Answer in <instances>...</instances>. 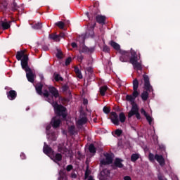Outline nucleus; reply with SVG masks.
I'll list each match as a JSON object with an SVG mask.
<instances>
[{
	"mask_svg": "<svg viewBox=\"0 0 180 180\" xmlns=\"http://www.w3.org/2000/svg\"><path fill=\"white\" fill-rule=\"evenodd\" d=\"M44 96L48 98V102L51 103L52 106H53L55 109V113H56L57 116L54 117L51 120V124L53 127L57 128L60 127V124L61 123V120L60 119V116H62L63 119L67 117V113L65 112V108L61 105L57 104V102H54L53 99V96H50L49 94V91H45L43 93Z\"/></svg>",
	"mask_w": 180,
	"mask_h": 180,
	"instance_id": "obj_1",
	"label": "nucleus"
},
{
	"mask_svg": "<svg viewBox=\"0 0 180 180\" xmlns=\"http://www.w3.org/2000/svg\"><path fill=\"white\" fill-rule=\"evenodd\" d=\"M25 53H26V50L17 52L16 58L18 61H20L21 60L22 68L26 72V77L29 82L34 83V78H36V74L33 72L32 71V69H30V68H29V66L27 65L29 57Z\"/></svg>",
	"mask_w": 180,
	"mask_h": 180,
	"instance_id": "obj_2",
	"label": "nucleus"
},
{
	"mask_svg": "<svg viewBox=\"0 0 180 180\" xmlns=\"http://www.w3.org/2000/svg\"><path fill=\"white\" fill-rule=\"evenodd\" d=\"M139 95H140V93L134 94V91H133L132 95L126 96V99L129 102H131V104L132 105V108L128 113V117H131V116H134L135 115L137 119H141L140 113L139 112V106L134 103V101H136V98H137Z\"/></svg>",
	"mask_w": 180,
	"mask_h": 180,
	"instance_id": "obj_3",
	"label": "nucleus"
},
{
	"mask_svg": "<svg viewBox=\"0 0 180 180\" xmlns=\"http://www.w3.org/2000/svg\"><path fill=\"white\" fill-rule=\"evenodd\" d=\"M131 56L129 63L132 64L134 70H136V71H141V70H143V66L141 65V61H140V59L141 58L140 53L137 55V53L131 49Z\"/></svg>",
	"mask_w": 180,
	"mask_h": 180,
	"instance_id": "obj_4",
	"label": "nucleus"
},
{
	"mask_svg": "<svg viewBox=\"0 0 180 180\" xmlns=\"http://www.w3.org/2000/svg\"><path fill=\"white\" fill-rule=\"evenodd\" d=\"M143 79L145 90L141 93V96L142 101H147L150 92H153V86L150 84V79L148 78V76L143 75Z\"/></svg>",
	"mask_w": 180,
	"mask_h": 180,
	"instance_id": "obj_5",
	"label": "nucleus"
},
{
	"mask_svg": "<svg viewBox=\"0 0 180 180\" xmlns=\"http://www.w3.org/2000/svg\"><path fill=\"white\" fill-rule=\"evenodd\" d=\"M112 162H113L112 155L108 153L104 154V158L101 160V165H109V164H112Z\"/></svg>",
	"mask_w": 180,
	"mask_h": 180,
	"instance_id": "obj_6",
	"label": "nucleus"
},
{
	"mask_svg": "<svg viewBox=\"0 0 180 180\" xmlns=\"http://www.w3.org/2000/svg\"><path fill=\"white\" fill-rule=\"evenodd\" d=\"M110 120L113 124H115V126H119L120 122H119V116L115 112H111V117Z\"/></svg>",
	"mask_w": 180,
	"mask_h": 180,
	"instance_id": "obj_7",
	"label": "nucleus"
},
{
	"mask_svg": "<svg viewBox=\"0 0 180 180\" xmlns=\"http://www.w3.org/2000/svg\"><path fill=\"white\" fill-rule=\"evenodd\" d=\"M121 54L122 56L120 58V61H122V63H126L127 61H129V58L130 56L129 52L122 51H121Z\"/></svg>",
	"mask_w": 180,
	"mask_h": 180,
	"instance_id": "obj_8",
	"label": "nucleus"
},
{
	"mask_svg": "<svg viewBox=\"0 0 180 180\" xmlns=\"http://www.w3.org/2000/svg\"><path fill=\"white\" fill-rule=\"evenodd\" d=\"M133 91L135 95L140 94V91H139V80H137V79H134L133 81Z\"/></svg>",
	"mask_w": 180,
	"mask_h": 180,
	"instance_id": "obj_9",
	"label": "nucleus"
},
{
	"mask_svg": "<svg viewBox=\"0 0 180 180\" xmlns=\"http://www.w3.org/2000/svg\"><path fill=\"white\" fill-rule=\"evenodd\" d=\"M155 160H156V161L159 162L160 165H164L165 164V160L164 159V157H162V155L156 154L155 155Z\"/></svg>",
	"mask_w": 180,
	"mask_h": 180,
	"instance_id": "obj_10",
	"label": "nucleus"
},
{
	"mask_svg": "<svg viewBox=\"0 0 180 180\" xmlns=\"http://www.w3.org/2000/svg\"><path fill=\"white\" fill-rule=\"evenodd\" d=\"M17 96L16 91L15 90H11L7 93V98L10 99V101H13L15 99Z\"/></svg>",
	"mask_w": 180,
	"mask_h": 180,
	"instance_id": "obj_11",
	"label": "nucleus"
},
{
	"mask_svg": "<svg viewBox=\"0 0 180 180\" xmlns=\"http://www.w3.org/2000/svg\"><path fill=\"white\" fill-rule=\"evenodd\" d=\"M1 25L3 28V30H6L11 27V22H8L6 20L1 21Z\"/></svg>",
	"mask_w": 180,
	"mask_h": 180,
	"instance_id": "obj_12",
	"label": "nucleus"
},
{
	"mask_svg": "<svg viewBox=\"0 0 180 180\" xmlns=\"http://www.w3.org/2000/svg\"><path fill=\"white\" fill-rule=\"evenodd\" d=\"M96 20L98 23L105 24V20H106V17L105 15H97L96 17Z\"/></svg>",
	"mask_w": 180,
	"mask_h": 180,
	"instance_id": "obj_13",
	"label": "nucleus"
},
{
	"mask_svg": "<svg viewBox=\"0 0 180 180\" xmlns=\"http://www.w3.org/2000/svg\"><path fill=\"white\" fill-rule=\"evenodd\" d=\"M123 160L122 159L116 158L114 161V165L115 167H117L118 168H123Z\"/></svg>",
	"mask_w": 180,
	"mask_h": 180,
	"instance_id": "obj_14",
	"label": "nucleus"
},
{
	"mask_svg": "<svg viewBox=\"0 0 180 180\" xmlns=\"http://www.w3.org/2000/svg\"><path fill=\"white\" fill-rule=\"evenodd\" d=\"M49 92L55 97L58 98V91L54 87H49Z\"/></svg>",
	"mask_w": 180,
	"mask_h": 180,
	"instance_id": "obj_15",
	"label": "nucleus"
},
{
	"mask_svg": "<svg viewBox=\"0 0 180 180\" xmlns=\"http://www.w3.org/2000/svg\"><path fill=\"white\" fill-rule=\"evenodd\" d=\"M36 91L39 95H43V92L41 91V89H43V84L41 83H38L35 86Z\"/></svg>",
	"mask_w": 180,
	"mask_h": 180,
	"instance_id": "obj_16",
	"label": "nucleus"
},
{
	"mask_svg": "<svg viewBox=\"0 0 180 180\" xmlns=\"http://www.w3.org/2000/svg\"><path fill=\"white\" fill-rule=\"evenodd\" d=\"M110 44L111 46V47H112L115 50H117V51H119V50H120V45H119L117 43L111 41L110 42Z\"/></svg>",
	"mask_w": 180,
	"mask_h": 180,
	"instance_id": "obj_17",
	"label": "nucleus"
},
{
	"mask_svg": "<svg viewBox=\"0 0 180 180\" xmlns=\"http://www.w3.org/2000/svg\"><path fill=\"white\" fill-rule=\"evenodd\" d=\"M108 91L107 86H103L100 88V94L102 96H105V92Z\"/></svg>",
	"mask_w": 180,
	"mask_h": 180,
	"instance_id": "obj_18",
	"label": "nucleus"
},
{
	"mask_svg": "<svg viewBox=\"0 0 180 180\" xmlns=\"http://www.w3.org/2000/svg\"><path fill=\"white\" fill-rule=\"evenodd\" d=\"M49 37L52 40H54V41H60V37L58 35H56V34H51Z\"/></svg>",
	"mask_w": 180,
	"mask_h": 180,
	"instance_id": "obj_19",
	"label": "nucleus"
},
{
	"mask_svg": "<svg viewBox=\"0 0 180 180\" xmlns=\"http://www.w3.org/2000/svg\"><path fill=\"white\" fill-rule=\"evenodd\" d=\"M53 160L54 161H61V160H63V155L60 153H57L53 157Z\"/></svg>",
	"mask_w": 180,
	"mask_h": 180,
	"instance_id": "obj_20",
	"label": "nucleus"
},
{
	"mask_svg": "<svg viewBox=\"0 0 180 180\" xmlns=\"http://www.w3.org/2000/svg\"><path fill=\"white\" fill-rule=\"evenodd\" d=\"M119 117L121 123H124V122H126V115H124V113L121 112L119 115Z\"/></svg>",
	"mask_w": 180,
	"mask_h": 180,
	"instance_id": "obj_21",
	"label": "nucleus"
},
{
	"mask_svg": "<svg viewBox=\"0 0 180 180\" xmlns=\"http://www.w3.org/2000/svg\"><path fill=\"white\" fill-rule=\"evenodd\" d=\"M56 26H58V27H59V29H63L64 26H65V23H64V22L63 21H59L58 22H56Z\"/></svg>",
	"mask_w": 180,
	"mask_h": 180,
	"instance_id": "obj_22",
	"label": "nucleus"
},
{
	"mask_svg": "<svg viewBox=\"0 0 180 180\" xmlns=\"http://www.w3.org/2000/svg\"><path fill=\"white\" fill-rule=\"evenodd\" d=\"M53 77H54L55 81H56L57 82H58L59 81L63 80V79L60 77V75L57 73H54Z\"/></svg>",
	"mask_w": 180,
	"mask_h": 180,
	"instance_id": "obj_23",
	"label": "nucleus"
},
{
	"mask_svg": "<svg viewBox=\"0 0 180 180\" xmlns=\"http://www.w3.org/2000/svg\"><path fill=\"white\" fill-rule=\"evenodd\" d=\"M86 122V117H83L79 119L77 121V124H79L80 126H82V124H85Z\"/></svg>",
	"mask_w": 180,
	"mask_h": 180,
	"instance_id": "obj_24",
	"label": "nucleus"
},
{
	"mask_svg": "<svg viewBox=\"0 0 180 180\" xmlns=\"http://www.w3.org/2000/svg\"><path fill=\"white\" fill-rule=\"evenodd\" d=\"M139 157L140 156L139 155V154H133L131 156V161H132V162H134L137 161V160H139Z\"/></svg>",
	"mask_w": 180,
	"mask_h": 180,
	"instance_id": "obj_25",
	"label": "nucleus"
},
{
	"mask_svg": "<svg viewBox=\"0 0 180 180\" xmlns=\"http://www.w3.org/2000/svg\"><path fill=\"white\" fill-rule=\"evenodd\" d=\"M52 150H51V148H49V146H45L44 148V153H45V154H50L51 153H52Z\"/></svg>",
	"mask_w": 180,
	"mask_h": 180,
	"instance_id": "obj_26",
	"label": "nucleus"
},
{
	"mask_svg": "<svg viewBox=\"0 0 180 180\" xmlns=\"http://www.w3.org/2000/svg\"><path fill=\"white\" fill-rule=\"evenodd\" d=\"M89 150L92 154H95V153H96V148H95V146L92 144L89 146Z\"/></svg>",
	"mask_w": 180,
	"mask_h": 180,
	"instance_id": "obj_27",
	"label": "nucleus"
},
{
	"mask_svg": "<svg viewBox=\"0 0 180 180\" xmlns=\"http://www.w3.org/2000/svg\"><path fill=\"white\" fill-rule=\"evenodd\" d=\"M101 176H109V170L108 169H104L103 172H101Z\"/></svg>",
	"mask_w": 180,
	"mask_h": 180,
	"instance_id": "obj_28",
	"label": "nucleus"
},
{
	"mask_svg": "<svg viewBox=\"0 0 180 180\" xmlns=\"http://www.w3.org/2000/svg\"><path fill=\"white\" fill-rule=\"evenodd\" d=\"M33 27H34V29H37V30L41 29V27H42L41 23L38 22V23L34 25Z\"/></svg>",
	"mask_w": 180,
	"mask_h": 180,
	"instance_id": "obj_29",
	"label": "nucleus"
},
{
	"mask_svg": "<svg viewBox=\"0 0 180 180\" xmlns=\"http://www.w3.org/2000/svg\"><path fill=\"white\" fill-rule=\"evenodd\" d=\"M145 117H146V120H148L149 124H151V122H153V117L148 115V114L146 116H145Z\"/></svg>",
	"mask_w": 180,
	"mask_h": 180,
	"instance_id": "obj_30",
	"label": "nucleus"
},
{
	"mask_svg": "<svg viewBox=\"0 0 180 180\" xmlns=\"http://www.w3.org/2000/svg\"><path fill=\"white\" fill-rule=\"evenodd\" d=\"M71 61H72V58H71V57L68 58L65 61V65H69V64L71 63Z\"/></svg>",
	"mask_w": 180,
	"mask_h": 180,
	"instance_id": "obj_31",
	"label": "nucleus"
},
{
	"mask_svg": "<svg viewBox=\"0 0 180 180\" xmlns=\"http://www.w3.org/2000/svg\"><path fill=\"white\" fill-rule=\"evenodd\" d=\"M89 175H91V170L87 169L85 172V179H86L88 176H90Z\"/></svg>",
	"mask_w": 180,
	"mask_h": 180,
	"instance_id": "obj_32",
	"label": "nucleus"
},
{
	"mask_svg": "<svg viewBox=\"0 0 180 180\" xmlns=\"http://www.w3.org/2000/svg\"><path fill=\"white\" fill-rule=\"evenodd\" d=\"M122 133H123V131H122L121 129H117L115 131V134L116 136H121Z\"/></svg>",
	"mask_w": 180,
	"mask_h": 180,
	"instance_id": "obj_33",
	"label": "nucleus"
},
{
	"mask_svg": "<svg viewBox=\"0 0 180 180\" xmlns=\"http://www.w3.org/2000/svg\"><path fill=\"white\" fill-rule=\"evenodd\" d=\"M149 160L150 161H154L155 160V156L153 153H149Z\"/></svg>",
	"mask_w": 180,
	"mask_h": 180,
	"instance_id": "obj_34",
	"label": "nucleus"
},
{
	"mask_svg": "<svg viewBox=\"0 0 180 180\" xmlns=\"http://www.w3.org/2000/svg\"><path fill=\"white\" fill-rule=\"evenodd\" d=\"M76 157L78 160H81V158H82V155H81V152L78 151L76 153Z\"/></svg>",
	"mask_w": 180,
	"mask_h": 180,
	"instance_id": "obj_35",
	"label": "nucleus"
},
{
	"mask_svg": "<svg viewBox=\"0 0 180 180\" xmlns=\"http://www.w3.org/2000/svg\"><path fill=\"white\" fill-rule=\"evenodd\" d=\"M103 50V51H105V53H109V51H110V49L107 46H104Z\"/></svg>",
	"mask_w": 180,
	"mask_h": 180,
	"instance_id": "obj_36",
	"label": "nucleus"
},
{
	"mask_svg": "<svg viewBox=\"0 0 180 180\" xmlns=\"http://www.w3.org/2000/svg\"><path fill=\"white\" fill-rule=\"evenodd\" d=\"M56 57H58V58H63V52L58 51V53L56 54Z\"/></svg>",
	"mask_w": 180,
	"mask_h": 180,
	"instance_id": "obj_37",
	"label": "nucleus"
},
{
	"mask_svg": "<svg viewBox=\"0 0 180 180\" xmlns=\"http://www.w3.org/2000/svg\"><path fill=\"white\" fill-rule=\"evenodd\" d=\"M59 175L60 176V177H62V179H64L66 176L65 173H64V172H63V171H60L59 172Z\"/></svg>",
	"mask_w": 180,
	"mask_h": 180,
	"instance_id": "obj_38",
	"label": "nucleus"
},
{
	"mask_svg": "<svg viewBox=\"0 0 180 180\" xmlns=\"http://www.w3.org/2000/svg\"><path fill=\"white\" fill-rule=\"evenodd\" d=\"M103 112H104V113H109V112H110V110L108 107H104Z\"/></svg>",
	"mask_w": 180,
	"mask_h": 180,
	"instance_id": "obj_39",
	"label": "nucleus"
},
{
	"mask_svg": "<svg viewBox=\"0 0 180 180\" xmlns=\"http://www.w3.org/2000/svg\"><path fill=\"white\" fill-rule=\"evenodd\" d=\"M141 113L142 115H144L145 117H146L148 115V114H147V112H146V110H144V109H143V108L141 110Z\"/></svg>",
	"mask_w": 180,
	"mask_h": 180,
	"instance_id": "obj_40",
	"label": "nucleus"
},
{
	"mask_svg": "<svg viewBox=\"0 0 180 180\" xmlns=\"http://www.w3.org/2000/svg\"><path fill=\"white\" fill-rule=\"evenodd\" d=\"M76 75H77V78H79V79H82V74H81V72H79V73H76Z\"/></svg>",
	"mask_w": 180,
	"mask_h": 180,
	"instance_id": "obj_41",
	"label": "nucleus"
},
{
	"mask_svg": "<svg viewBox=\"0 0 180 180\" xmlns=\"http://www.w3.org/2000/svg\"><path fill=\"white\" fill-rule=\"evenodd\" d=\"M20 158H21V160H26V155H25V153H22L20 154Z\"/></svg>",
	"mask_w": 180,
	"mask_h": 180,
	"instance_id": "obj_42",
	"label": "nucleus"
},
{
	"mask_svg": "<svg viewBox=\"0 0 180 180\" xmlns=\"http://www.w3.org/2000/svg\"><path fill=\"white\" fill-rule=\"evenodd\" d=\"M67 171L70 172L72 169V165H68L66 167Z\"/></svg>",
	"mask_w": 180,
	"mask_h": 180,
	"instance_id": "obj_43",
	"label": "nucleus"
},
{
	"mask_svg": "<svg viewBox=\"0 0 180 180\" xmlns=\"http://www.w3.org/2000/svg\"><path fill=\"white\" fill-rule=\"evenodd\" d=\"M83 103H84V105H88V99L84 98Z\"/></svg>",
	"mask_w": 180,
	"mask_h": 180,
	"instance_id": "obj_44",
	"label": "nucleus"
},
{
	"mask_svg": "<svg viewBox=\"0 0 180 180\" xmlns=\"http://www.w3.org/2000/svg\"><path fill=\"white\" fill-rule=\"evenodd\" d=\"M124 180H131V177L129 176H126L124 177Z\"/></svg>",
	"mask_w": 180,
	"mask_h": 180,
	"instance_id": "obj_45",
	"label": "nucleus"
},
{
	"mask_svg": "<svg viewBox=\"0 0 180 180\" xmlns=\"http://www.w3.org/2000/svg\"><path fill=\"white\" fill-rule=\"evenodd\" d=\"M75 74H78L79 72H81V71H79V69H78L77 68H75Z\"/></svg>",
	"mask_w": 180,
	"mask_h": 180,
	"instance_id": "obj_46",
	"label": "nucleus"
},
{
	"mask_svg": "<svg viewBox=\"0 0 180 180\" xmlns=\"http://www.w3.org/2000/svg\"><path fill=\"white\" fill-rule=\"evenodd\" d=\"M58 37H59V38L60 37H65V34H64V33H60L59 35H58Z\"/></svg>",
	"mask_w": 180,
	"mask_h": 180,
	"instance_id": "obj_47",
	"label": "nucleus"
},
{
	"mask_svg": "<svg viewBox=\"0 0 180 180\" xmlns=\"http://www.w3.org/2000/svg\"><path fill=\"white\" fill-rule=\"evenodd\" d=\"M71 178H77V174L74 172L71 174Z\"/></svg>",
	"mask_w": 180,
	"mask_h": 180,
	"instance_id": "obj_48",
	"label": "nucleus"
},
{
	"mask_svg": "<svg viewBox=\"0 0 180 180\" xmlns=\"http://www.w3.org/2000/svg\"><path fill=\"white\" fill-rule=\"evenodd\" d=\"M72 47H73V49H75V47H77V44H75V42L72 43Z\"/></svg>",
	"mask_w": 180,
	"mask_h": 180,
	"instance_id": "obj_49",
	"label": "nucleus"
},
{
	"mask_svg": "<svg viewBox=\"0 0 180 180\" xmlns=\"http://www.w3.org/2000/svg\"><path fill=\"white\" fill-rule=\"evenodd\" d=\"M75 129V127L71 126L70 128V131H74Z\"/></svg>",
	"mask_w": 180,
	"mask_h": 180,
	"instance_id": "obj_50",
	"label": "nucleus"
},
{
	"mask_svg": "<svg viewBox=\"0 0 180 180\" xmlns=\"http://www.w3.org/2000/svg\"><path fill=\"white\" fill-rule=\"evenodd\" d=\"M86 179H87V180H94V178H93L92 176H88V177L86 178Z\"/></svg>",
	"mask_w": 180,
	"mask_h": 180,
	"instance_id": "obj_51",
	"label": "nucleus"
},
{
	"mask_svg": "<svg viewBox=\"0 0 180 180\" xmlns=\"http://www.w3.org/2000/svg\"><path fill=\"white\" fill-rule=\"evenodd\" d=\"M158 179L159 180H164V178L161 177V176H158Z\"/></svg>",
	"mask_w": 180,
	"mask_h": 180,
	"instance_id": "obj_52",
	"label": "nucleus"
},
{
	"mask_svg": "<svg viewBox=\"0 0 180 180\" xmlns=\"http://www.w3.org/2000/svg\"><path fill=\"white\" fill-rule=\"evenodd\" d=\"M46 130H50V126L46 127Z\"/></svg>",
	"mask_w": 180,
	"mask_h": 180,
	"instance_id": "obj_53",
	"label": "nucleus"
},
{
	"mask_svg": "<svg viewBox=\"0 0 180 180\" xmlns=\"http://www.w3.org/2000/svg\"><path fill=\"white\" fill-rule=\"evenodd\" d=\"M86 15L87 16H89V13H86Z\"/></svg>",
	"mask_w": 180,
	"mask_h": 180,
	"instance_id": "obj_54",
	"label": "nucleus"
},
{
	"mask_svg": "<svg viewBox=\"0 0 180 180\" xmlns=\"http://www.w3.org/2000/svg\"><path fill=\"white\" fill-rule=\"evenodd\" d=\"M91 51H94V49H91Z\"/></svg>",
	"mask_w": 180,
	"mask_h": 180,
	"instance_id": "obj_55",
	"label": "nucleus"
},
{
	"mask_svg": "<svg viewBox=\"0 0 180 180\" xmlns=\"http://www.w3.org/2000/svg\"><path fill=\"white\" fill-rule=\"evenodd\" d=\"M96 23H94V26H96Z\"/></svg>",
	"mask_w": 180,
	"mask_h": 180,
	"instance_id": "obj_56",
	"label": "nucleus"
},
{
	"mask_svg": "<svg viewBox=\"0 0 180 180\" xmlns=\"http://www.w3.org/2000/svg\"><path fill=\"white\" fill-rule=\"evenodd\" d=\"M59 151H61V150L59 149Z\"/></svg>",
	"mask_w": 180,
	"mask_h": 180,
	"instance_id": "obj_57",
	"label": "nucleus"
}]
</instances>
